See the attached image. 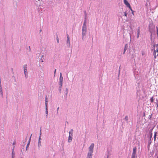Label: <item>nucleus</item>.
Here are the masks:
<instances>
[{
    "label": "nucleus",
    "instance_id": "obj_1",
    "mask_svg": "<svg viewBox=\"0 0 158 158\" xmlns=\"http://www.w3.org/2000/svg\"><path fill=\"white\" fill-rule=\"evenodd\" d=\"M82 40L83 41H84V37L85 36L87 32V27H82Z\"/></svg>",
    "mask_w": 158,
    "mask_h": 158
},
{
    "label": "nucleus",
    "instance_id": "obj_2",
    "mask_svg": "<svg viewBox=\"0 0 158 158\" xmlns=\"http://www.w3.org/2000/svg\"><path fill=\"white\" fill-rule=\"evenodd\" d=\"M94 144L92 143L91 144L90 146L89 147V152L88 153H91L92 154L93 152L94 148Z\"/></svg>",
    "mask_w": 158,
    "mask_h": 158
},
{
    "label": "nucleus",
    "instance_id": "obj_3",
    "mask_svg": "<svg viewBox=\"0 0 158 158\" xmlns=\"http://www.w3.org/2000/svg\"><path fill=\"white\" fill-rule=\"evenodd\" d=\"M3 94L2 88L1 85V80L0 77V97L2 98L3 97Z\"/></svg>",
    "mask_w": 158,
    "mask_h": 158
},
{
    "label": "nucleus",
    "instance_id": "obj_4",
    "mask_svg": "<svg viewBox=\"0 0 158 158\" xmlns=\"http://www.w3.org/2000/svg\"><path fill=\"white\" fill-rule=\"evenodd\" d=\"M27 65L25 64L23 66V69L24 72V74L25 76V77L27 78Z\"/></svg>",
    "mask_w": 158,
    "mask_h": 158
},
{
    "label": "nucleus",
    "instance_id": "obj_5",
    "mask_svg": "<svg viewBox=\"0 0 158 158\" xmlns=\"http://www.w3.org/2000/svg\"><path fill=\"white\" fill-rule=\"evenodd\" d=\"M63 78L62 76V73H60V78L59 79V84L63 85Z\"/></svg>",
    "mask_w": 158,
    "mask_h": 158
},
{
    "label": "nucleus",
    "instance_id": "obj_6",
    "mask_svg": "<svg viewBox=\"0 0 158 158\" xmlns=\"http://www.w3.org/2000/svg\"><path fill=\"white\" fill-rule=\"evenodd\" d=\"M134 75L136 79L138 80L139 79V73L138 72L135 71L134 72Z\"/></svg>",
    "mask_w": 158,
    "mask_h": 158
},
{
    "label": "nucleus",
    "instance_id": "obj_7",
    "mask_svg": "<svg viewBox=\"0 0 158 158\" xmlns=\"http://www.w3.org/2000/svg\"><path fill=\"white\" fill-rule=\"evenodd\" d=\"M66 44L68 47H69L70 46V40H69V35H67V40L66 42Z\"/></svg>",
    "mask_w": 158,
    "mask_h": 158
},
{
    "label": "nucleus",
    "instance_id": "obj_8",
    "mask_svg": "<svg viewBox=\"0 0 158 158\" xmlns=\"http://www.w3.org/2000/svg\"><path fill=\"white\" fill-rule=\"evenodd\" d=\"M136 148L135 147L133 148V151L131 156H136Z\"/></svg>",
    "mask_w": 158,
    "mask_h": 158
},
{
    "label": "nucleus",
    "instance_id": "obj_9",
    "mask_svg": "<svg viewBox=\"0 0 158 158\" xmlns=\"http://www.w3.org/2000/svg\"><path fill=\"white\" fill-rule=\"evenodd\" d=\"M128 45L127 44H126L125 45L124 49V51H123V54H124L125 53L126 51L128 49Z\"/></svg>",
    "mask_w": 158,
    "mask_h": 158
},
{
    "label": "nucleus",
    "instance_id": "obj_10",
    "mask_svg": "<svg viewBox=\"0 0 158 158\" xmlns=\"http://www.w3.org/2000/svg\"><path fill=\"white\" fill-rule=\"evenodd\" d=\"M15 148V146L13 147V148L12 149V154H11V156H12L11 158H15V152L14 151V149Z\"/></svg>",
    "mask_w": 158,
    "mask_h": 158
},
{
    "label": "nucleus",
    "instance_id": "obj_11",
    "mask_svg": "<svg viewBox=\"0 0 158 158\" xmlns=\"http://www.w3.org/2000/svg\"><path fill=\"white\" fill-rule=\"evenodd\" d=\"M82 27H87V26H86V17H85V18L84 23H83V25Z\"/></svg>",
    "mask_w": 158,
    "mask_h": 158
},
{
    "label": "nucleus",
    "instance_id": "obj_12",
    "mask_svg": "<svg viewBox=\"0 0 158 158\" xmlns=\"http://www.w3.org/2000/svg\"><path fill=\"white\" fill-rule=\"evenodd\" d=\"M124 3L127 6H130V4L127 0H123Z\"/></svg>",
    "mask_w": 158,
    "mask_h": 158
},
{
    "label": "nucleus",
    "instance_id": "obj_13",
    "mask_svg": "<svg viewBox=\"0 0 158 158\" xmlns=\"http://www.w3.org/2000/svg\"><path fill=\"white\" fill-rule=\"evenodd\" d=\"M48 100L47 99V97H46L45 99V107H48Z\"/></svg>",
    "mask_w": 158,
    "mask_h": 158
},
{
    "label": "nucleus",
    "instance_id": "obj_14",
    "mask_svg": "<svg viewBox=\"0 0 158 158\" xmlns=\"http://www.w3.org/2000/svg\"><path fill=\"white\" fill-rule=\"evenodd\" d=\"M92 154L88 153L86 158H92Z\"/></svg>",
    "mask_w": 158,
    "mask_h": 158
},
{
    "label": "nucleus",
    "instance_id": "obj_15",
    "mask_svg": "<svg viewBox=\"0 0 158 158\" xmlns=\"http://www.w3.org/2000/svg\"><path fill=\"white\" fill-rule=\"evenodd\" d=\"M156 51L155 50H154L153 52V55L154 56V58L155 59L156 58V56H157L158 55V54H157V55L156 54Z\"/></svg>",
    "mask_w": 158,
    "mask_h": 158
},
{
    "label": "nucleus",
    "instance_id": "obj_16",
    "mask_svg": "<svg viewBox=\"0 0 158 158\" xmlns=\"http://www.w3.org/2000/svg\"><path fill=\"white\" fill-rule=\"evenodd\" d=\"M59 85L60 86H59L58 89H59V92H60V93H61V89H62V85L59 84Z\"/></svg>",
    "mask_w": 158,
    "mask_h": 158
},
{
    "label": "nucleus",
    "instance_id": "obj_17",
    "mask_svg": "<svg viewBox=\"0 0 158 158\" xmlns=\"http://www.w3.org/2000/svg\"><path fill=\"white\" fill-rule=\"evenodd\" d=\"M72 137L70 136H69V138H68V142L69 143L71 142L72 141Z\"/></svg>",
    "mask_w": 158,
    "mask_h": 158
},
{
    "label": "nucleus",
    "instance_id": "obj_18",
    "mask_svg": "<svg viewBox=\"0 0 158 158\" xmlns=\"http://www.w3.org/2000/svg\"><path fill=\"white\" fill-rule=\"evenodd\" d=\"M45 113H46V118L48 117V107H45Z\"/></svg>",
    "mask_w": 158,
    "mask_h": 158
},
{
    "label": "nucleus",
    "instance_id": "obj_19",
    "mask_svg": "<svg viewBox=\"0 0 158 158\" xmlns=\"http://www.w3.org/2000/svg\"><path fill=\"white\" fill-rule=\"evenodd\" d=\"M156 102H155V103H156V109H158V99H156Z\"/></svg>",
    "mask_w": 158,
    "mask_h": 158
},
{
    "label": "nucleus",
    "instance_id": "obj_20",
    "mask_svg": "<svg viewBox=\"0 0 158 158\" xmlns=\"http://www.w3.org/2000/svg\"><path fill=\"white\" fill-rule=\"evenodd\" d=\"M44 55H42L41 56V58L40 60V61L41 62H44Z\"/></svg>",
    "mask_w": 158,
    "mask_h": 158
},
{
    "label": "nucleus",
    "instance_id": "obj_21",
    "mask_svg": "<svg viewBox=\"0 0 158 158\" xmlns=\"http://www.w3.org/2000/svg\"><path fill=\"white\" fill-rule=\"evenodd\" d=\"M140 34V30L139 29L137 31V38H138Z\"/></svg>",
    "mask_w": 158,
    "mask_h": 158
},
{
    "label": "nucleus",
    "instance_id": "obj_22",
    "mask_svg": "<svg viewBox=\"0 0 158 158\" xmlns=\"http://www.w3.org/2000/svg\"><path fill=\"white\" fill-rule=\"evenodd\" d=\"M41 130H40V136H39V140L41 141Z\"/></svg>",
    "mask_w": 158,
    "mask_h": 158
},
{
    "label": "nucleus",
    "instance_id": "obj_23",
    "mask_svg": "<svg viewBox=\"0 0 158 158\" xmlns=\"http://www.w3.org/2000/svg\"><path fill=\"white\" fill-rule=\"evenodd\" d=\"M154 99L153 98V97H152L150 99V102H152V103L153 102H154Z\"/></svg>",
    "mask_w": 158,
    "mask_h": 158
},
{
    "label": "nucleus",
    "instance_id": "obj_24",
    "mask_svg": "<svg viewBox=\"0 0 158 158\" xmlns=\"http://www.w3.org/2000/svg\"><path fill=\"white\" fill-rule=\"evenodd\" d=\"M38 147L39 149H40V148L41 147V143H38Z\"/></svg>",
    "mask_w": 158,
    "mask_h": 158
},
{
    "label": "nucleus",
    "instance_id": "obj_25",
    "mask_svg": "<svg viewBox=\"0 0 158 158\" xmlns=\"http://www.w3.org/2000/svg\"><path fill=\"white\" fill-rule=\"evenodd\" d=\"M68 93V89L67 88L66 89V90L64 91V94H65L67 96V94Z\"/></svg>",
    "mask_w": 158,
    "mask_h": 158
},
{
    "label": "nucleus",
    "instance_id": "obj_26",
    "mask_svg": "<svg viewBox=\"0 0 158 158\" xmlns=\"http://www.w3.org/2000/svg\"><path fill=\"white\" fill-rule=\"evenodd\" d=\"M156 134H157V132L156 131H155L154 132V137L155 140L156 139Z\"/></svg>",
    "mask_w": 158,
    "mask_h": 158
},
{
    "label": "nucleus",
    "instance_id": "obj_27",
    "mask_svg": "<svg viewBox=\"0 0 158 158\" xmlns=\"http://www.w3.org/2000/svg\"><path fill=\"white\" fill-rule=\"evenodd\" d=\"M149 30L151 34V35H152V32L153 31V30L152 29H151L150 27H149Z\"/></svg>",
    "mask_w": 158,
    "mask_h": 158
},
{
    "label": "nucleus",
    "instance_id": "obj_28",
    "mask_svg": "<svg viewBox=\"0 0 158 158\" xmlns=\"http://www.w3.org/2000/svg\"><path fill=\"white\" fill-rule=\"evenodd\" d=\"M32 135V134L30 136V137L29 138V141H28V143H29V144H30V141H31V136Z\"/></svg>",
    "mask_w": 158,
    "mask_h": 158
},
{
    "label": "nucleus",
    "instance_id": "obj_29",
    "mask_svg": "<svg viewBox=\"0 0 158 158\" xmlns=\"http://www.w3.org/2000/svg\"><path fill=\"white\" fill-rule=\"evenodd\" d=\"M30 144H29V143H27V146H26V150H27L28 149V147L29 146Z\"/></svg>",
    "mask_w": 158,
    "mask_h": 158
},
{
    "label": "nucleus",
    "instance_id": "obj_30",
    "mask_svg": "<svg viewBox=\"0 0 158 158\" xmlns=\"http://www.w3.org/2000/svg\"><path fill=\"white\" fill-rule=\"evenodd\" d=\"M125 120L127 121H128V116H125Z\"/></svg>",
    "mask_w": 158,
    "mask_h": 158
},
{
    "label": "nucleus",
    "instance_id": "obj_31",
    "mask_svg": "<svg viewBox=\"0 0 158 158\" xmlns=\"http://www.w3.org/2000/svg\"><path fill=\"white\" fill-rule=\"evenodd\" d=\"M73 133L69 132V136H73Z\"/></svg>",
    "mask_w": 158,
    "mask_h": 158
},
{
    "label": "nucleus",
    "instance_id": "obj_32",
    "mask_svg": "<svg viewBox=\"0 0 158 158\" xmlns=\"http://www.w3.org/2000/svg\"><path fill=\"white\" fill-rule=\"evenodd\" d=\"M16 144V141H14L13 143V147L14 146L15 147V146H14Z\"/></svg>",
    "mask_w": 158,
    "mask_h": 158
},
{
    "label": "nucleus",
    "instance_id": "obj_33",
    "mask_svg": "<svg viewBox=\"0 0 158 158\" xmlns=\"http://www.w3.org/2000/svg\"><path fill=\"white\" fill-rule=\"evenodd\" d=\"M127 13L126 12H124V15L126 17H127Z\"/></svg>",
    "mask_w": 158,
    "mask_h": 158
},
{
    "label": "nucleus",
    "instance_id": "obj_34",
    "mask_svg": "<svg viewBox=\"0 0 158 158\" xmlns=\"http://www.w3.org/2000/svg\"><path fill=\"white\" fill-rule=\"evenodd\" d=\"M127 7H128L130 9V10H131V11H132V10L131 9V8L130 5V6H127Z\"/></svg>",
    "mask_w": 158,
    "mask_h": 158
},
{
    "label": "nucleus",
    "instance_id": "obj_35",
    "mask_svg": "<svg viewBox=\"0 0 158 158\" xmlns=\"http://www.w3.org/2000/svg\"><path fill=\"white\" fill-rule=\"evenodd\" d=\"M131 158H137L136 156H131Z\"/></svg>",
    "mask_w": 158,
    "mask_h": 158
},
{
    "label": "nucleus",
    "instance_id": "obj_36",
    "mask_svg": "<svg viewBox=\"0 0 158 158\" xmlns=\"http://www.w3.org/2000/svg\"><path fill=\"white\" fill-rule=\"evenodd\" d=\"M56 40L58 43H59V40L58 37L56 38Z\"/></svg>",
    "mask_w": 158,
    "mask_h": 158
},
{
    "label": "nucleus",
    "instance_id": "obj_37",
    "mask_svg": "<svg viewBox=\"0 0 158 158\" xmlns=\"http://www.w3.org/2000/svg\"><path fill=\"white\" fill-rule=\"evenodd\" d=\"M73 129H71L70 131L69 132L73 133Z\"/></svg>",
    "mask_w": 158,
    "mask_h": 158
},
{
    "label": "nucleus",
    "instance_id": "obj_38",
    "mask_svg": "<svg viewBox=\"0 0 158 158\" xmlns=\"http://www.w3.org/2000/svg\"><path fill=\"white\" fill-rule=\"evenodd\" d=\"M153 129V128H152V129H151L150 131H149V133H152V131Z\"/></svg>",
    "mask_w": 158,
    "mask_h": 158
},
{
    "label": "nucleus",
    "instance_id": "obj_39",
    "mask_svg": "<svg viewBox=\"0 0 158 158\" xmlns=\"http://www.w3.org/2000/svg\"><path fill=\"white\" fill-rule=\"evenodd\" d=\"M56 69L54 71V76H55V74H56Z\"/></svg>",
    "mask_w": 158,
    "mask_h": 158
},
{
    "label": "nucleus",
    "instance_id": "obj_40",
    "mask_svg": "<svg viewBox=\"0 0 158 158\" xmlns=\"http://www.w3.org/2000/svg\"><path fill=\"white\" fill-rule=\"evenodd\" d=\"M132 14L133 15H134V11L132 10Z\"/></svg>",
    "mask_w": 158,
    "mask_h": 158
},
{
    "label": "nucleus",
    "instance_id": "obj_41",
    "mask_svg": "<svg viewBox=\"0 0 158 158\" xmlns=\"http://www.w3.org/2000/svg\"><path fill=\"white\" fill-rule=\"evenodd\" d=\"M150 137L151 138L152 136V133H150Z\"/></svg>",
    "mask_w": 158,
    "mask_h": 158
},
{
    "label": "nucleus",
    "instance_id": "obj_42",
    "mask_svg": "<svg viewBox=\"0 0 158 158\" xmlns=\"http://www.w3.org/2000/svg\"><path fill=\"white\" fill-rule=\"evenodd\" d=\"M38 143H41V141L39 140Z\"/></svg>",
    "mask_w": 158,
    "mask_h": 158
},
{
    "label": "nucleus",
    "instance_id": "obj_43",
    "mask_svg": "<svg viewBox=\"0 0 158 158\" xmlns=\"http://www.w3.org/2000/svg\"><path fill=\"white\" fill-rule=\"evenodd\" d=\"M156 51V52H158V48L156 49V50H155Z\"/></svg>",
    "mask_w": 158,
    "mask_h": 158
},
{
    "label": "nucleus",
    "instance_id": "obj_44",
    "mask_svg": "<svg viewBox=\"0 0 158 158\" xmlns=\"http://www.w3.org/2000/svg\"><path fill=\"white\" fill-rule=\"evenodd\" d=\"M156 28L157 29V35H158V30L157 27H156Z\"/></svg>",
    "mask_w": 158,
    "mask_h": 158
},
{
    "label": "nucleus",
    "instance_id": "obj_45",
    "mask_svg": "<svg viewBox=\"0 0 158 158\" xmlns=\"http://www.w3.org/2000/svg\"><path fill=\"white\" fill-rule=\"evenodd\" d=\"M29 49L30 51L31 50L30 47L29 46Z\"/></svg>",
    "mask_w": 158,
    "mask_h": 158
},
{
    "label": "nucleus",
    "instance_id": "obj_46",
    "mask_svg": "<svg viewBox=\"0 0 158 158\" xmlns=\"http://www.w3.org/2000/svg\"><path fill=\"white\" fill-rule=\"evenodd\" d=\"M59 107H58L57 109V111H58V110H59Z\"/></svg>",
    "mask_w": 158,
    "mask_h": 158
},
{
    "label": "nucleus",
    "instance_id": "obj_47",
    "mask_svg": "<svg viewBox=\"0 0 158 158\" xmlns=\"http://www.w3.org/2000/svg\"><path fill=\"white\" fill-rule=\"evenodd\" d=\"M41 31H42L41 29H40V32H41Z\"/></svg>",
    "mask_w": 158,
    "mask_h": 158
},
{
    "label": "nucleus",
    "instance_id": "obj_48",
    "mask_svg": "<svg viewBox=\"0 0 158 158\" xmlns=\"http://www.w3.org/2000/svg\"><path fill=\"white\" fill-rule=\"evenodd\" d=\"M149 116H150V118H151V116L150 115Z\"/></svg>",
    "mask_w": 158,
    "mask_h": 158
},
{
    "label": "nucleus",
    "instance_id": "obj_49",
    "mask_svg": "<svg viewBox=\"0 0 158 158\" xmlns=\"http://www.w3.org/2000/svg\"><path fill=\"white\" fill-rule=\"evenodd\" d=\"M107 158H108V156H107Z\"/></svg>",
    "mask_w": 158,
    "mask_h": 158
},
{
    "label": "nucleus",
    "instance_id": "obj_50",
    "mask_svg": "<svg viewBox=\"0 0 158 158\" xmlns=\"http://www.w3.org/2000/svg\"><path fill=\"white\" fill-rule=\"evenodd\" d=\"M145 114H144V116H145Z\"/></svg>",
    "mask_w": 158,
    "mask_h": 158
}]
</instances>
